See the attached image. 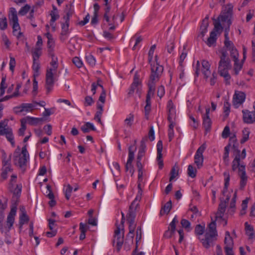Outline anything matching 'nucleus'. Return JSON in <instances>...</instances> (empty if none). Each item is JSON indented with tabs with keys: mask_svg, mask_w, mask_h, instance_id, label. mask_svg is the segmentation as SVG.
<instances>
[{
	"mask_svg": "<svg viewBox=\"0 0 255 255\" xmlns=\"http://www.w3.org/2000/svg\"><path fill=\"white\" fill-rule=\"evenodd\" d=\"M219 51L221 53V55L218 65V73L221 76L224 78L226 84L228 85L230 84L231 79V76L228 72L229 70L232 68L231 60L228 56V54L226 50L221 49Z\"/></svg>",
	"mask_w": 255,
	"mask_h": 255,
	"instance_id": "1",
	"label": "nucleus"
},
{
	"mask_svg": "<svg viewBox=\"0 0 255 255\" xmlns=\"http://www.w3.org/2000/svg\"><path fill=\"white\" fill-rule=\"evenodd\" d=\"M154 69H152V74L150 75L147 83L148 90L146 96V105H151V97L154 95L155 84L159 80L162 75V68L159 67L155 69V70Z\"/></svg>",
	"mask_w": 255,
	"mask_h": 255,
	"instance_id": "2",
	"label": "nucleus"
},
{
	"mask_svg": "<svg viewBox=\"0 0 255 255\" xmlns=\"http://www.w3.org/2000/svg\"><path fill=\"white\" fill-rule=\"evenodd\" d=\"M29 157V154L27 151L26 145L22 148L21 153H18V151H15L13 153L14 164L18 166L20 168L26 166L27 158Z\"/></svg>",
	"mask_w": 255,
	"mask_h": 255,
	"instance_id": "3",
	"label": "nucleus"
},
{
	"mask_svg": "<svg viewBox=\"0 0 255 255\" xmlns=\"http://www.w3.org/2000/svg\"><path fill=\"white\" fill-rule=\"evenodd\" d=\"M0 135H5L7 140L10 142L11 145L13 147L15 146L12 130L11 128L7 127L6 124L5 125L4 122L3 121L0 122Z\"/></svg>",
	"mask_w": 255,
	"mask_h": 255,
	"instance_id": "4",
	"label": "nucleus"
},
{
	"mask_svg": "<svg viewBox=\"0 0 255 255\" xmlns=\"http://www.w3.org/2000/svg\"><path fill=\"white\" fill-rule=\"evenodd\" d=\"M141 85V81L140 80L139 75L137 72H135L133 76V82L130 86L129 91L128 94V96L129 97L132 96L135 91H136V93L139 96L141 92L139 86Z\"/></svg>",
	"mask_w": 255,
	"mask_h": 255,
	"instance_id": "5",
	"label": "nucleus"
},
{
	"mask_svg": "<svg viewBox=\"0 0 255 255\" xmlns=\"http://www.w3.org/2000/svg\"><path fill=\"white\" fill-rule=\"evenodd\" d=\"M116 229L115 231L114 239L113 240V245L115 246L116 243V248L118 252H119L122 248L124 243V233L121 234L120 226L117 223L116 224Z\"/></svg>",
	"mask_w": 255,
	"mask_h": 255,
	"instance_id": "6",
	"label": "nucleus"
},
{
	"mask_svg": "<svg viewBox=\"0 0 255 255\" xmlns=\"http://www.w3.org/2000/svg\"><path fill=\"white\" fill-rule=\"evenodd\" d=\"M237 141L235 135L232 136L229 139V142L228 144L224 148V153L223 155V160L226 166L229 165V150L232 144H233V148H236V143Z\"/></svg>",
	"mask_w": 255,
	"mask_h": 255,
	"instance_id": "7",
	"label": "nucleus"
},
{
	"mask_svg": "<svg viewBox=\"0 0 255 255\" xmlns=\"http://www.w3.org/2000/svg\"><path fill=\"white\" fill-rule=\"evenodd\" d=\"M56 72H54L53 70L47 68L46 73V89L47 93H49L52 89L55 81L54 75Z\"/></svg>",
	"mask_w": 255,
	"mask_h": 255,
	"instance_id": "8",
	"label": "nucleus"
},
{
	"mask_svg": "<svg viewBox=\"0 0 255 255\" xmlns=\"http://www.w3.org/2000/svg\"><path fill=\"white\" fill-rule=\"evenodd\" d=\"M9 12L10 13V17L9 16V19L12 22V32L13 35H16V33L20 29V27L18 23L17 12L14 7L10 8Z\"/></svg>",
	"mask_w": 255,
	"mask_h": 255,
	"instance_id": "9",
	"label": "nucleus"
},
{
	"mask_svg": "<svg viewBox=\"0 0 255 255\" xmlns=\"http://www.w3.org/2000/svg\"><path fill=\"white\" fill-rule=\"evenodd\" d=\"M233 12V6L231 4H228L219 15V18H220L222 22H228L229 20H231Z\"/></svg>",
	"mask_w": 255,
	"mask_h": 255,
	"instance_id": "10",
	"label": "nucleus"
},
{
	"mask_svg": "<svg viewBox=\"0 0 255 255\" xmlns=\"http://www.w3.org/2000/svg\"><path fill=\"white\" fill-rule=\"evenodd\" d=\"M136 217V213L128 212L127 215V220L128 223V229L129 233L131 234V238L133 239L134 237V232L135 228L134 224V220Z\"/></svg>",
	"mask_w": 255,
	"mask_h": 255,
	"instance_id": "11",
	"label": "nucleus"
},
{
	"mask_svg": "<svg viewBox=\"0 0 255 255\" xmlns=\"http://www.w3.org/2000/svg\"><path fill=\"white\" fill-rule=\"evenodd\" d=\"M243 121L244 123L253 124L255 123V111H250L248 110H243Z\"/></svg>",
	"mask_w": 255,
	"mask_h": 255,
	"instance_id": "12",
	"label": "nucleus"
},
{
	"mask_svg": "<svg viewBox=\"0 0 255 255\" xmlns=\"http://www.w3.org/2000/svg\"><path fill=\"white\" fill-rule=\"evenodd\" d=\"M245 165H241V166L239 168L238 170V174L240 177V189L243 190L244 189L247 182L248 176L246 174V170H245Z\"/></svg>",
	"mask_w": 255,
	"mask_h": 255,
	"instance_id": "13",
	"label": "nucleus"
},
{
	"mask_svg": "<svg viewBox=\"0 0 255 255\" xmlns=\"http://www.w3.org/2000/svg\"><path fill=\"white\" fill-rule=\"evenodd\" d=\"M217 240L216 237L206 233L205 235V239H201L203 246L206 249H209L213 246L214 242Z\"/></svg>",
	"mask_w": 255,
	"mask_h": 255,
	"instance_id": "14",
	"label": "nucleus"
},
{
	"mask_svg": "<svg viewBox=\"0 0 255 255\" xmlns=\"http://www.w3.org/2000/svg\"><path fill=\"white\" fill-rule=\"evenodd\" d=\"M229 199L230 197H227V198L226 199L225 201H221L219 205L218 211L216 213V220H217L218 219L223 218L224 214L226 210L227 203L229 202Z\"/></svg>",
	"mask_w": 255,
	"mask_h": 255,
	"instance_id": "15",
	"label": "nucleus"
},
{
	"mask_svg": "<svg viewBox=\"0 0 255 255\" xmlns=\"http://www.w3.org/2000/svg\"><path fill=\"white\" fill-rule=\"evenodd\" d=\"M26 125V124L32 126H37L38 124H41L44 121L43 118H34L29 116H27L21 119Z\"/></svg>",
	"mask_w": 255,
	"mask_h": 255,
	"instance_id": "16",
	"label": "nucleus"
},
{
	"mask_svg": "<svg viewBox=\"0 0 255 255\" xmlns=\"http://www.w3.org/2000/svg\"><path fill=\"white\" fill-rule=\"evenodd\" d=\"M17 208L14 205L13 207H11L10 211L9 213L6 220V225L8 228V231H9L11 227L12 226L14 222V216L16 215Z\"/></svg>",
	"mask_w": 255,
	"mask_h": 255,
	"instance_id": "17",
	"label": "nucleus"
},
{
	"mask_svg": "<svg viewBox=\"0 0 255 255\" xmlns=\"http://www.w3.org/2000/svg\"><path fill=\"white\" fill-rule=\"evenodd\" d=\"M157 160L158 161V164L159 166V169H162L163 167V161L162 159V151L163 149V145L162 142L161 140H159L157 143Z\"/></svg>",
	"mask_w": 255,
	"mask_h": 255,
	"instance_id": "18",
	"label": "nucleus"
},
{
	"mask_svg": "<svg viewBox=\"0 0 255 255\" xmlns=\"http://www.w3.org/2000/svg\"><path fill=\"white\" fill-rule=\"evenodd\" d=\"M246 95L244 92H236L233 98V105L236 108H238L239 105L242 104L245 101Z\"/></svg>",
	"mask_w": 255,
	"mask_h": 255,
	"instance_id": "19",
	"label": "nucleus"
},
{
	"mask_svg": "<svg viewBox=\"0 0 255 255\" xmlns=\"http://www.w3.org/2000/svg\"><path fill=\"white\" fill-rule=\"evenodd\" d=\"M209 112L210 109L207 108L205 115L203 117V126L206 131L210 130L212 124L211 120L209 118Z\"/></svg>",
	"mask_w": 255,
	"mask_h": 255,
	"instance_id": "20",
	"label": "nucleus"
},
{
	"mask_svg": "<svg viewBox=\"0 0 255 255\" xmlns=\"http://www.w3.org/2000/svg\"><path fill=\"white\" fill-rule=\"evenodd\" d=\"M141 198V193L140 191L138 192L134 200L131 202L129 207L128 212L136 213L137 208L139 206V202Z\"/></svg>",
	"mask_w": 255,
	"mask_h": 255,
	"instance_id": "21",
	"label": "nucleus"
},
{
	"mask_svg": "<svg viewBox=\"0 0 255 255\" xmlns=\"http://www.w3.org/2000/svg\"><path fill=\"white\" fill-rule=\"evenodd\" d=\"M201 64L202 67V72L204 75V78L207 79L211 74V71L210 70L211 65L209 62L206 60H203Z\"/></svg>",
	"mask_w": 255,
	"mask_h": 255,
	"instance_id": "22",
	"label": "nucleus"
},
{
	"mask_svg": "<svg viewBox=\"0 0 255 255\" xmlns=\"http://www.w3.org/2000/svg\"><path fill=\"white\" fill-rule=\"evenodd\" d=\"M34 106L32 104L30 103H22L20 105V106L18 107H16L15 109H20L19 111H15V113H21L23 111L25 112H31Z\"/></svg>",
	"mask_w": 255,
	"mask_h": 255,
	"instance_id": "23",
	"label": "nucleus"
},
{
	"mask_svg": "<svg viewBox=\"0 0 255 255\" xmlns=\"http://www.w3.org/2000/svg\"><path fill=\"white\" fill-rule=\"evenodd\" d=\"M64 12L66 13V15L63 16V19L65 22H69L70 18L74 13V9L72 4H68L66 5Z\"/></svg>",
	"mask_w": 255,
	"mask_h": 255,
	"instance_id": "24",
	"label": "nucleus"
},
{
	"mask_svg": "<svg viewBox=\"0 0 255 255\" xmlns=\"http://www.w3.org/2000/svg\"><path fill=\"white\" fill-rule=\"evenodd\" d=\"M209 16L207 15L206 17L202 20V24L200 26V32L199 36H201L202 37H203L205 34V33L207 31V28L209 25Z\"/></svg>",
	"mask_w": 255,
	"mask_h": 255,
	"instance_id": "25",
	"label": "nucleus"
},
{
	"mask_svg": "<svg viewBox=\"0 0 255 255\" xmlns=\"http://www.w3.org/2000/svg\"><path fill=\"white\" fill-rule=\"evenodd\" d=\"M46 188H48V190H49V193L46 195V197L50 200L48 204L50 207H53L56 205V202L54 200V195L52 192L51 186L48 184L46 186Z\"/></svg>",
	"mask_w": 255,
	"mask_h": 255,
	"instance_id": "26",
	"label": "nucleus"
},
{
	"mask_svg": "<svg viewBox=\"0 0 255 255\" xmlns=\"http://www.w3.org/2000/svg\"><path fill=\"white\" fill-rule=\"evenodd\" d=\"M168 116L176 117L175 106L171 100L168 101L167 105Z\"/></svg>",
	"mask_w": 255,
	"mask_h": 255,
	"instance_id": "27",
	"label": "nucleus"
},
{
	"mask_svg": "<svg viewBox=\"0 0 255 255\" xmlns=\"http://www.w3.org/2000/svg\"><path fill=\"white\" fill-rule=\"evenodd\" d=\"M2 156H1V162L2 165L3 166L6 165H11V154H10L8 157H7L6 153L4 150L1 151Z\"/></svg>",
	"mask_w": 255,
	"mask_h": 255,
	"instance_id": "28",
	"label": "nucleus"
},
{
	"mask_svg": "<svg viewBox=\"0 0 255 255\" xmlns=\"http://www.w3.org/2000/svg\"><path fill=\"white\" fill-rule=\"evenodd\" d=\"M53 10L51 11L50 15L51 18L50 20V25L52 26L53 23L59 18V15L57 13V9L54 5H52Z\"/></svg>",
	"mask_w": 255,
	"mask_h": 255,
	"instance_id": "29",
	"label": "nucleus"
},
{
	"mask_svg": "<svg viewBox=\"0 0 255 255\" xmlns=\"http://www.w3.org/2000/svg\"><path fill=\"white\" fill-rule=\"evenodd\" d=\"M212 221L209 224L208 226L209 232H208V233H209V235L216 237L217 236L216 224V221L217 220L215 219L213 221L212 219Z\"/></svg>",
	"mask_w": 255,
	"mask_h": 255,
	"instance_id": "30",
	"label": "nucleus"
},
{
	"mask_svg": "<svg viewBox=\"0 0 255 255\" xmlns=\"http://www.w3.org/2000/svg\"><path fill=\"white\" fill-rule=\"evenodd\" d=\"M81 130L85 133H88L90 130L95 131L96 128L94 125L90 123L87 122L81 127Z\"/></svg>",
	"mask_w": 255,
	"mask_h": 255,
	"instance_id": "31",
	"label": "nucleus"
},
{
	"mask_svg": "<svg viewBox=\"0 0 255 255\" xmlns=\"http://www.w3.org/2000/svg\"><path fill=\"white\" fill-rule=\"evenodd\" d=\"M224 243L225 244V247L233 248L234 246V242L232 238L231 237L230 232L227 231L226 232V236L224 240Z\"/></svg>",
	"mask_w": 255,
	"mask_h": 255,
	"instance_id": "32",
	"label": "nucleus"
},
{
	"mask_svg": "<svg viewBox=\"0 0 255 255\" xmlns=\"http://www.w3.org/2000/svg\"><path fill=\"white\" fill-rule=\"evenodd\" d=\"M7 199L6 198L0 199V219L4 218L3 211L7 207Z\"/></svg>",
	"mask_w": 255,
	"mask_h": 255,
	"instance_id": "33",
	"label": "nucleus"
},
{
	"mask_svg": "<svg viewBox=\"0 0 255 255\" xmlns=\"http://www.w3.org/2000/svg\"><path fill=\"white\" fill-rule=\"evenodd\" d=\"M245 225L247 235L250 239H253L255 237L253 227L249 225L248 222H246Z\"/></svg>",
	"mask_w": 255,
	"mask_h": 255,
	"instance_id": "34",
	"label": "nucleus"
},
{
	"mask_svg": "<svg viewBox=\"0 0 255 255\" xmlns=\"http://www.w3.org/2000/svg\"><path fill=\"white\" fill-rule=\"evenodd\" d=\"M217 40V34L215 33V31H212L211 32L210 34V36L208 38L207 41L206 42V44L209 46H211L214 43H216Z\"/></svg>",
	"mask_w": 255,
	"mask_h": 255,
	"instance_id": "35",
	"label": "nucleus"
},
{
	"mask_svg": "<svg viewBox=\"0 0 255 255\" xmlns=\"http://www.w3.org/2000/svg\"><path fill=\"white\" fill-rule=\"evenodd\" d=\"M172 208V202L171 200L167 202L164 206L161 208L160 212V214L162 215L164 214H168L171 210Z\"/></svg>",
	"mask_w": 255,
	"mask_h": 255,
	"instance_id": "36",
	"label": "nucleus"
},
{
	"mask_svg": "<svg viewBox=\"0 0 255 255\" xmlns=\"http://www.w3.org/2000/svg\"><path fill=\"white\" fill-rule=\"evenodd\" d=\"M1 177L2 178H3L4 180L7 179V173L8 172H11L12 171V169L11 168V164L9 165H6L5 166H3V165H2L1 168Z\"/></svg>",
	"mask_w": 255,
	"mask_h": 255,
	"instance_id": "37",
	"label": "nucleus"
},
{
	"mask_svg": "<svg viewBox=\"0 0 255 255\" xmlns=\"http://www.w3.org/2000/svg\"><path fill=\"white\" fill-rule=\"evenodd\" d=\"M179 167L175 164L174 166L172 167L170 171V177L169 178V181L171 182L174 178L178 175Z\"/></svg>",
	"mask_w": 255,
	"mask_h": 255,
	"instance_id": "38",
	"label": "nucleus"
},
{
	"mask_svg": "<svg viewBox=\"0 0 255 255\" xmlns=\"http://www.w3.org/2000/svg\"><path fill=\"white\" fill-rule=\"evenodd\" d=\"M203 155H199L195 154L194 156V162L198 169L200 168L203 166Z\"/></svg>",
	"mask_w": 255,
	"mask_h": 255,
	"instance_id": "39",
	"label": "nucleus"
},
{
	"mask_svg": "<svg viewBox=\"0 0 255 255\" xmlns=\"http://www.w3.org/2000/svg\"><path fill=\"white\" fill-rule=\"evenodd\" d=\"M79 229L81 231V234L80 235L79 239L80 240H83L86 237L85 233L87 230V225L82 223H80Z\"/></svg>",
	"mask_w": 255,
	"mask_h": 255,
	"instance_id": "40",
	"label": "nucleus"
},
{
	"mask_svg": "<svg viewBox=\"0 0 255 255\" xmlns=\"http://www.w3.org/2000/svg\"><path fill=\"white\" fill-rule=\"evenodd\" d=\"M41 53V48L40 47H36L32 52L33 61H38Z\"/></svg>",
	"mask_w": 255,
	"mask_h": 255,
	"instance_id": "41",
	"label": "nucleus"
},
{
	"mask_svg": "<svg viewBox=\"0 0 255 255\" xmlns=\"http://www.w3.org/2000/svg\"><path fill=\"white\" fill-rule=\"evenodd\" d=\"M242 132L243 137L240 141L241 144L244 143L249 139L250 131L248 128H245L242 130Z\"/></svg>",
	"mask_w": 255,
	"mask_h": 255,
	"instance_id": "42",
	"label": "nucleus"
},
{
	"mask_svg": "<svg viewBox=\"0 0 255 255\" xmlns=\"http://www.w3.org/2000/svg\"><path fill=\"white\" fill-rule=\"evenodd\" d=\"M230 104L228 101L224 102V120H225L229 116L230 112Z\"/></svg>",
	"mask_w": 255,
	"mask_h": 255,
	"instance_id": "43",
	"label": "nucleus"
},
{
	"mask_svg": "<svg viewBox=\"0 0 255 255\" xmlns=\"http://www.w3.org/2000/svg\"><path fill=\"white\" fill-rule=\"evenodd\" d=\"M29 221V218L26 214V213L21 214L19 216V228H21L22 226L25 223L28 222Z\"/></svg>",
	"mask_w": 255,
	"mask_h": 255,
	"instance_id": "44",
	"label": "nucleus"
},
{
	"mask_svg": "<svg viewBox=\"0 0 255 255\" xmlns=\"http://www.w3.org/2000/svg\"><path fill=\"white\" fill-rule=\"evenodd\" d=\"M69 22H65L61 24V33L63 35H69L70 31L69 29Z\"/></svg>",
	"mask_w": 255,
	"mask_h": 255,
	"instance_id": "45",
	"label": "nucleus"
},
{
	"mask_svg": "<svg viewBox=\"0 0 255 255\" xmlns=\"http://www.w3.org/2000/svg\"><path fill=\"white\" fill-rule=\"evenodd\" d=\"M40 67V64L38 61H33L32 69L34 72L33 74V76L34 77L39 76V70Z\"/></svg>",
	"mask_w": 255,
	"mask_h": 255,
	"instance_id": "46",
	"label": "nucleus"
},
{
	"mask_svg": "<svg viewBox=\"0 0 255 255\" xmlns=\"http://www.w3.org/2000/svg\"><path fill=\"white\" fill-rule=\"evenodd\" d=\"M134 115L133 114L130 113L128 115V117L124 121L125 124L127 127H131L134 121Z\"/></svg>",
	"mask_w": 255,
	"mask_h": 255,
	"instance_id": "47",
	"label": "nucleus"
},
{
	"mask_svg": "<svg viewBox=\"0 0 255 255\" xmlns=\"http://www.w3.org/2000/svg\"><path fill=\"white\" fill-rule=\"evenodd\" d=\"M197 170L192 165H189L188 167L187 173L189 176L191 178H195L196 176Z\"/></svg>",
	"mask_w": 255,
	"mask_h": 255,
	"instance_id": "48",
	"label": "nucleus"
},
{
	"mask_svg": "<svg viewBox=\"0 0 255 255\" xmlns=\"http://www.w3.org/2000/svg\"><path fill=\"white\" fill-rule=\"evenodd\" d=\"M230 55L234 60H239V53L235 46H232L230 48Z\"/></svg>",
	"mask_w": 255,
	"mask_h": 255,
	"instance_id": "49",
	"label": "nucleus"
},
{
	"mask_svg": "<svg viewBox=\"0 0 255 255\" xmlns=\"http://www.w3.org/2000/svg\"><path fill=\"white\" fill-rule=\"evenodd\" d=\"M240 162V159H239V156H236L232 162V169L233 171H235L238 168H239L241 166Z\"/></svg>",
	"mask_w": 255,
	"mask_h": 255,
	"instance_id": "50",
	"label": "nucleus"
},
{
	"mask_svg": "<svg viewBox=\"0 0 255 255\" xmlns=\"http://www.w3.org/2000/svg\"><path fill=\"white\" fill-rule=\"evenodd\" d=\"M50 64L51 67L48 68L51 69V70H53L54 72H56L58 67L57 58V57H56V58L52 57V60L50 62Z\"/></svg>",
	"mask_w": 255,
	"mask_h": 255,
	"instance_id": "51",
	"label": "nucleus"
},
{
	"mask_svg": "<svg viewBox=\"0 0 255 255\" xmlns=\"http://www.w3.org/2000/svg\"><path fill=\"white\" fill-rule=\"evenodd\" d=\"M234 71L235 74L237 75L242 68V65L239 63V60H234Z\"/></svg>",
	"mask_w": 255,
	"mask_h": 255,
	"instance_id": "52",
	"label": "nucleus"
},
{
	"mask_svg": "<svg viewBox=\"0 0 255 255\" xmlns=\"http://www.w3.org/2000/svg\"><path fill=\"white\" fill-rule=\"evenodd\" d=\"M86 59L88 64L92 67L96 64V59L91 54H88L86 56Z\"/></svg>",
	"mask_w": 255,
	"mask_h": 255,
	"instance_id": "53",
	"label": "nucleus"
},
{
	"mask_svg": "<svg viewBox=\"0 0 255 255\" xmlns=\"http://www.w3.org/2000/svg\"><path fill=\"white\" fill-rule=\"evenodd\" d=\"M175 119L176 117H167V120L169 123L168 129L173 130V128L176 125Z\"/></svg>",
	"mask_w": 255,
	"mask_h": 255,
	"instance_id": "54",
	"label": "nucleus"
},
{
	"mask_svg": "<svg viewBox=\"0 0 255 255\" xmlns=\"http://www.w3.org/2000/svg\"><path fill=\"white\" fill-rule=\"evenodd\" d=\"M178 223V220L177 219V216H175L173 218L172 222L170 223L169 226L168 227V229L172 231V232L175 231L176 229V224Z\"/></svg>",
	"mask_w": 255,
	"mask_h": 255,
	"instance_id": "55",
	"label": "nucleus"
},
{
	"mask_svg": "<svg viewBox=\"0 0 255 255\" xmlns=\"http://www.w3.org/2000/svg\"><path fill=\"white\" fill-rule=\"evenodd\" d=\"M30 9V6L27 4L22 7L18 12L19 15H24Z\"/></svg>",
	"mask_w": 255,
	"mask_h": 255,
	"instance_id": "56",
	"label": "nucleus"
},
{
	"mask_svg": "<svg viewBox=\"0 0 255 255\" xmlns=\"http://www.w3.org/2000/svg\"><path fill=\"white\" fill-rule=\"evenodd\" d=\"M7 27V19L6 17L0 18V29L2 30H5Z\"/></svg>",
	"mask_w": 255,
	"mask_h": 255,
	"instance_id": "57",
	"label": "nucleus"
},
{
	"mask_svg": "<svg viewBox=\"0 0 255 255\" xmlns=\"http://www.w3.org/2000/svg\"><path fill=\"white\" fill-rule=\"evenodd\" d=\"M205 230L204 227L199 224L196 225L195 228V233L197 235H201L204 233Z\"/></svg>",
	"mask_w": 255,
	"mask_h": 255,
	"instance_id": "58",
	"label": "nucleus"
},
{
	"mask_svg": "<svg viewBox=\"0 0 255 255\" xmlns=\"http://www.w3.org/2000/svg\"><path fill=\"white\" fill-rule=\"evenodd\" d=\"M72 190H73L72 187L70 184H68L67 186L66 189L65 191V197H66V199L68 200L70 199Z\"/></svg>",
	"mask_w": 255,
	"mask_h": 255,
	"instance_id": "59",
	"label": "nucleus"
},
{
	"mask_svg": "<svg viewBox=\"0 0 255 255\" xmlns=\"http://www.w3.org/2000/svg\"><path fill=\"white\" fill-rule=\"evenodd\" d=\"M148 137L147 136H145L144 137L142 138L140 141V145L139 148V150H143L145 151V149L146 147L145 142L147 141Z\"/></svg>",
	"mask_w": 255,
	"mask_h": 255,
	"instance_id": "60",
	"label": "nucleus"
},
{
	"mask_svg": "<svg viewBox=\"0 0 255 255\" xmlns=\"http://www.w3.org/2000/svg\"><path fill=\"white\" fill-rule=\"evenodd\" d=\"M181 224L183 228H184L188 231L190 230V223L188 220L184 219H182L181 221Z\"/></svg>",
	"mask_w": 255,
	"mask_h": 255,
	"instance_id": "61",
	"label": "nucleus"
},
{
	"mask_svg": "<svg viewBox=\"0 0 255 255\" xmlns=\"http://www.w3.org/2000/svg\"><path fill=\"white\" fill-rule=\"evenodd\" d=\"M73 63L77 68H81L83 65V62L78 57H75L72 60Z\"/></svg>",
	"mask_w": 255,
	"mask_h": 255,
	"instance_id": "62",
	"label": "nucleus"
},
{
	"mask_svg": "<svg viewBox=\"0 0 255 255\" xmlns=\"http://www.w3.org/2000/svg\"><path fill=\"white\" fill-rule=\"evenodd\" d=\"M230 175L229 174H227V177L225 179V184L224 187L222 191V193L224 194L226 192H227L228 190V188L229 185V181H230Z\"/></svg>",
	"mask_w": 255,
	"mask_h": 255,
	"instance_id": "63",
	"label": "nucleus"
},
{
	"mask_svg": "<svg viewBox=\"0 0 255 255\" xmlns=\"http://www.w3.org/2000/svg\"><path fill=\"white\" fill-rule=\"evenodd\" d=\"M134 158H131V157L128 158L127 162L125 165V169L126 171H128L129 169L132 168L133 167V166L132 164V162Z\"/></svg>",
	"mask_w": 255,
	"mask_h": 255,
	"instance_id": "64",
	"label": "nucleus"
}]
</instances>
